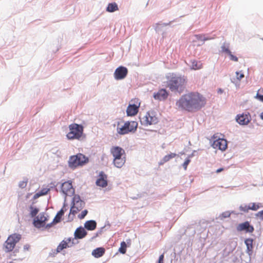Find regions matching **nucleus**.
Segmentation results:
<instances>
[{
	"label": "nucleus",
	"mask_w": 263,
	"mask_h": 263,
	"mask_svg": "<svg viewBox=\"0 0 263 263\" xmlns=\"http://www.w3.org/2000/svg\"><path fill=\"white\" fill-rule=\"evenodd\" d=\"M236 74L237 75V79L238 80L240 81L242 78L244 77V74L243 73H241L240 75H239V72L238 71H236Z\"/></svg>",
	"instance_id": "nucleus-49"
},
{
	"label": "nucleus",
	"mask_w": 263,
	"mask_h": 263,
	"mask_svg": "<svg viewBox=\"0 0 263 263\" xmlns=\"http://www.w3.org/2000/svg\"><path fill=\"white\" fill-rule=\"evenodd\" d=\"M50 191V189L44 188L40 191L39 192L41 194V196H44L46 195L48 192Z\"/></svg>",
	"instance_id": "nucleus-44"
},
{
	"label": "nucleus",
	"mask_w": 263,
	"mask_h": 263,
	"mask_svg": "<svg viewBox=\"0 0 263 263\" xmlns=\"http://www.w3.org/2000/svg\"><path fill=\"white\" fill-rule=\"evenodd\" d=\"M168 96V92L165 89H161L157 92H155L153 94V97L155 100L159 101L165 100Z\"/></svg>",
	"instance_id": "nucleus-14"
},
{
	"label": "nucleus",
	"mask_w": 263,
	"mask_h": 263,
	"mask_svg": "<svg viewBox=\"0 0 263 263\" xmlns=\"http://www.w3.org/2000/svg\"><path fill=\"white\" fill-rule=\"evenodd\" d=\"M162 37L163 38L164 37V32L162 33Z\"/></svg>",
	"instance_id": "nucleus-64"
},
{
	"label": "nucleus",
	"mask_w": 263,
	"mask_h": 263,
	"mask_svg": "<svg viewBox=\"0 0 263 263\" xmlns=\"http://www.w3.org/2000/svg\"><path fill=\"white\" fill-rule=\"evenodd\" d=\"M172 22H170L168 23H157L155 26V30L156 32L159 33L162 31V28L164 26L170 25Z\"/></svg>",
	"instance_id": "nucleus-28"
},
{
	"label": "nucleus",
	"mask_w": 263,
	"mask_h": 263,
	"mask_svg": "<svg viewBox=\"0 0 263 263\" xmlns=\"http://www.w3.org/2000/svg\"><path fill=\"white\" fill-rule=\"evenodd\" d=\"M253 239L251 238H246L245 240V244L247 247L246 253L249 255L251 256L253 254Z\"/></svg>",
	"instance_id": "nucleus-18"
},
{
	"label": "nucleus",
	"mask_w": 263,
	"mask_h": 263,
	"mask_svg": "<svg viewBox=\"0 0 263 263\" xmlns=\"http://www.w3.org/2000/svg\"><path fill=\"white\" fill-rule=\"evenodd\" d=\"M73 239V242H74V240H76V239H74V238H71L70 237L69 238H68L67 239H64L65 241H66V242H67V245H71L72 244V240Z\"/></svg>",
	"instance_id": "nucleus-50"
},
{
	"label": "nucleus",
	"mask_w": 263,
	"mask_h": 263,
	"mask_svg": "<svg viewBox=\"0 0 263 263\" xmlns=\"http://www.w3.org/2000/svg\"><path fill=\"white\" fill-rule=\"evenodd\" d=\"M83 208V205H78V206H76V205L74 206L71 205L69 214V218H70V214L74 215L78 213V212L81 211Z\"/></svg>",
	"instance_id": "nucleus-30"
},
{
	"label": "nucleus",
	"mask_w": 263,
	"mask_h": 263,
	"mask_svg": "<svg viewBox=\"0 0 263 263\" xmlns=\"http://www.w3.org/2000/svg\"><path fill=\"white\" fill-rule=\"evenodd\" d=\"M258 99L263 102V96L261 95H258Z\"/></svg>",
	"instance_id": "nucleus-58"
},
{
	"label": "nucleus",
	"mask_w": 263,
	"mask_h": 263,
	"mask_svg": "<svg viewBox=\"0 0 263 263\" xmlns=\"http://www.w3.org/2000/svg\"><path fill=\"white\" fill-rule=\"evenodd\" d=\"M139 110V106L135 104H129L126 109L127 116H134L136 115Z\"/></svg>",
	"instance_id": "nucleus-16"
},
{
	"label": "nucleus",
	"mask_w": 263,
	"mask_h": 263,
	"mask_svg": "<svg viewBox=\"0 0 263 263\" xmlns=\"http://www.w3.org/2000/svg\"><path fill=\"white\" fill-rule=\"evenodd\" d=\"M52 253H50L49 255L51 256H54L55 254L57 253H55L56 252V250H54V251H52Z\"/></svg>",
	"instance_id": "nucleus-57"
},
{
	"label": "nucleus",
	"mask_w": 263,
	"mask_h": 263,
	"mask_svg": "<svg viewBox=\"0 0 263 263\" xmlns=\"http://www.w3.org/2000/svg\"><path fill=\"white\" fill-rule=\"evenodd\" d=\"M70 132L67 134V138L69 140L79 139L83 132V126L76 123L71 124L69 126Z\"/></svg>",
	"instance_id": "nucleus-5"
},
{
	"label": "nucleus",
	"mask_w": 263,
	"mask_h": 263,
	"mask_svg": "<svg viewBox=\"0 0 263 263\" xmlns=\"http://www.w3.org/2000/svg\"><path fill=\"white\" fill-rule=\"evenodd\" d=\"M40 196H42L41 195L40 193L38 192L37 193H35L34 195L33 198L34 199H36L38 198L39 197H40Z\"/></svg>",
	"instance_id": "nucleus-53"
},
{
	"label": "nucleus",
	"mask_w": 263,
	"mask_h": 263,
	"mask_svg": "<svg viewBox=\"0 0 263 263\" xmlns=\"http://www.w3.org/2000/svg\"><path fill=\"white\" fill-rule=\"evenodd\" d=\"M113 162L116 167L121 168L125 162V157H123V158H118V159H114Z\"/></svg>",
	"instance_id": "nucleus-26"
},
{
	"label": "nucleus",
	"mask_w": 263,
	"mask_h": 263,
	"mask_svg": "<svg viewBox=\"0 0 263 263\" xmlns=\"http://www.w3.org/2000/svg\"><path fill=\"white\" fill-rule=\"evenodd\" d=\"M228 55L229 56L230 60H231L232 61H234V62L238 61V58L237 57H236L235 55H233L232 54V52H231V53H229Z\"/></svg>",
	"instance_id": "nucleus-46"
},
{
	"label": "nucleus",
	"mask_w": 263,
	"mask_h": 263,
	"mask_svg": "<svg viewBox=\"0 0 263 263\" xmlns=\"http://www.w3.org/2000/svg\"><path fill=\"white\" fill-rule=\"evenodd\" d=\"M88 162V158L83 154L79 153L69 157L68 166L71 169H75L77 166H83Z\"/></svg>",
	"instance_id": "nucleus-3"
},
{
	"label": "nucleus",
	"mask_w": 263,
	"mask_h": 263,
	"mask_svg": "<svg viewBox=\"0 0 263 263\" xmlns=\"http://www.w3.org/2000/svg\"><path fill=\"white\" fill-rule=\"evenodd\" d=\"M39 215H40V217H42L43 221L44 223L45 224L46 222L48 220V216H45L44 212L40 213Z\"/></svg>",
	"instance_id": "nucleus-40"
},
{
	"label": "nucleus",
	"mask_w": 263,
	"mask_h": 263,
	"mask_svg": "<svg viewBox=\"0 0 263 263\" xmlns=\"http://www.w3.org/2000/svg\"><path fill=\"white\" fill-rule=\"evenodd\" d=\"M196 39L199 41L203 42L204 35L203 34H196L195 35Z\"/></svg>",
	"instance_id": "nucleus-47"
},
{
	"label": "nucleus",
	"mask_w": 263,
	"mask_h": 263,
	"mask_svg": "<svg viewBox=\"0 0 263 263\" xmlns=\"http://www.w3.org/2000/svg\"><path fill=\"white\" fill-rule=\"evenodd\" d=\"M21 235L14 233L10 235L4 243V251L8 253L12 251L14 248L16 244L21 239Z\"/></svg>",
	"instance_id": "nucleus-4"
},
{
	"label": "nucleus",
	"mask_w": 263,
	"mask_h": 263,
	"mask_svg": "<svg viewBox=\"0 0 263 263\" xmlns=\"http://www.w3.org/2000/svg\"><path fill=\"white\" fill-rule=\"evenodd\" d=\"M87 234V231L84 228L80 227L78 228L74 233V239H82L84 238Z\"/></svg>",
	"instance_id": "nucleus-15"
},
{
	"label": "nucleus",
	"mask_w": 263,
	"mask_h": 263,
	"mask_svg": "<svg viewBox=\"0 0 263 263\" xmlns=\"http://www.w3.org/2000/svg\"><path fill=\"white\" fill-rule=\"evenodd\" d=\"M221 52L226 53L228 54L231 53L230 50V43L227 42H224L222 45L221 46Z\"/></svg>",
	"instance_id": "nucleus-29"
},
{
	"label": "nucleus",
	"mask_w": 263,
	"mask_h": 263,
	"mask_svg": "<svg viewBox=\"0 0 263 263\" xmlns=\"http://www.w3.org/2000/svg\"><path fill=\"white\" fill-rule=\"evenodd\" d=\"M213 39H214V37H213L205 36V35H204L203 42L208 41V40H212Z\"/></svg>",
	"instance_id": "nucleus-55"
},
{
	"label": "nucleus",
	"mask_w": 263,
	"mask_h": 263,
	"mask_svg": "<svg viewBox=\"0 0 263 263\" xmlns=\"http://www.w3.org/2000/svg\"><path fill=\"white\" fill-rule=\"evenodd\" d=\"M27 183V180L21 181L18 183V186L21 189H24L26 186Z\"/></svg>",
	"instance_id": "nucleus-41"
},
{
	"label": "nucleus",
	"mask_w": 263,
	"mask_h": 263,
	"mask_svg": "<svg viewBox=\"0 0 263 263\" xmlns=\"http://www.w3.org/2000/svg\"><path fill=\"white\" fill-rule=\"evenodd\" d=\"M65 206V203H64L63 207L57 213L55 217L54 218V221L57 223L60 222L61 221L62 217L64 215L65 211L66 209H64V207Z\"/></svg>",
	"instance_id": "nucleus-25"
},
{
	"label": "nucleus",
	"mask_w": 263,
	"mask_h": 263,
	"mask_svg": "<svg viewBox=\"0 0 263 263\" xmlns=\"http://www.w3.org/2000/svg\"><path fill=\"white\" fill-rule=\"evenodd\" d=\"M29 215L32 218H35L39 212V209L33 205V203L29 206Z\"/></svg>",
	"instance_id": "nucleus-24"
},
{
	"label": "nucleus",
	"mask_w": 263,
	"mask_h": 263,
	"mask_svg": "<svg viewBox=\"0 0 263 263\" xmlns=\"http://www.w3.org/2000/svg\"><path fill=\"white\" fill-rule=\"evenodd\" d=\"M167 86L172 92L179 94L185 88V79L184 77L174 73H169L166 77Z\"/></svg>",
	"instance_id": "nucleus-2"
},
{
	"label": "nucleus",
	"mask_w": 263,
	"mask_h": 263,
	"mask_svg": "<svg viewBox=\"0 0 263 263\" xmlns=\"http://www.w3.org/2000/svg\"><path fill=\"white\" fill-rule=\"evenodd\" d=\"M258 95H261V96H263V89H259L258 90V91L256 93V97H255V98L257 99H258V97H257Z\"/></svg>",
	"instance_id": "nucleus-51"
},
{
	"label": "nucleus",
	"mask_w": 263,
	"mask_h": 263,
	"mask_svg": "<svg viewBox=\"0 0 263 263\" xmlns=\"http://www.w3.org/2000/svg\"><path fill=\"white\" fill-rule=\"evenodd\" d=\"M97 227V222L94 220H87L84 223V228L88 231H93Z\"/></svg>",
	"instance_id": "nucleus-21"
},
{
	"label": "nucleus",
	"mask_w": 263,
	"mask_h": 263,
	"mask_svg": "<svg viewBox=\"0 0 263 263\" xmlns=\"http://www.w3.org/2000/svg\"><path fill=\"white\" fill-rule=\"evenodd\" d=\"M239 209L240 211L247 213L249 210H250V205H247L246 204L241 205Z\"/></svg>",
	"instance_id": "nucleus-36"
},
{
	"label": "nucleus",
	"mask_w": 263,
	"mask_h": 263,
	"mask_svg": "<svg viewBox=\"0 0 263 263\" xmlns=\"http://www.w3.org/2000/svg\"><path fill=\"white\" fill-rule=\"evenodd\" d=\"M212 146L214 148L224 151L227 148V141L223 138H218L213 141Z\"/></svg>",
	"instance_id": "nucleus-11"
},
{
	"label": "nucleus",
	"mask_w": 263,
	"mask_h": 263,
	"mask_svg": "<svg viewBox=\"0 0 263 263\" xmlns=\"http://www.w3.org/2000/svg\"><path fill=\"white\" fill-rule=\"evenodd\" d=\"M29 247H30L29 245L28 244H26L24 246V250H28Z\"/></svg>",
	"instance_id": "nucleus-56"
},
{
	"label": "nucleus",
	"mask_w": 263,
	"mask_h": 263,
	"mask_svg": "<svg viewBox=\"0 0 263 263\" xmlns=\"http://www.w3.org/2000/svg\"><path fill=\"white\" fill-rule=\"evenodd\" d=\"M142 124L145 125L156 124L158 122V119L156 116V112L154 111H147L142 119L140 118Z\"/></svg>",
	"instance_id": "nucleus-7"
},
{
	"label": "nucleus",
	"mask_w": 263,
	"mask_h": 263,
	"mask_svg": "<svg viewBox=\"0 0 263 263\" xmlns=\"http://www.w3.org/2000/svg\"><path fill=\"white\" fill-rule=\"evenodd\" d=\"M97 236H97V233H96V235L92 237V239H93L94 238H96Z\"/></svg>",
	"instance_id": "nucleus-61"
},
{
	"label": "nucleus",
	"mask_w": 263,
	"mask_h": 263,
	"mask_svg": "<svg viewBox=\"0 0 263 263\" xmlns=\"http://www.w3.org/2000/svg\"><path fill=\"white\" fill-rule=\"evenodd\" d=\"M231 213L229 211H226L221 213L219 216V218L221 220L223 219L224 218H228L230 216Z\"/></svg>",
	"instance_id": "nucleus-37"
},
{
	"label": "nucleus",
	"mask_w": 263,
	"mask_h": 263,
	"mask_svg": "<svg viewBox=\"0 0 263 263\" xmlns=\"http://www.w3.org/2000/svg\"><path fill=\"white\" fill-rule=\"evenodd\" d=\"M118 10V5L115 2L109 3L106 8V11L109 12H114Z\"/></svg>",
	"instance_id": "nucleus-27"
},
{
	"label": "nucleus",
	"mask_w": 263,
	"mask_h": 263,
	"mask_svg": "<svg viewBox=\"0 0 263 263\" xmlns=\"http://www.w3.org/2000/svg\"><path fill=\"white\" fill-rule=\"evenodd\" d=\"M236 120L238 124L242 125H247L250 122L248 115L244 114L237 115L236 118Z\"/></svg>",
	"instance_id": "nucleus-17"
},
{
	"label": "nucleus",
	"mask_w": 263,
	"mask_h": 263,
	"mask_svg": "<svg viewBox=\"0 0 263 263\" xmlns=\"http://www.w3.org/2000/svg\"><path fill=\"white\" fill-rule=\"evenodd\" d=\"M202 64L200 62L195 60L191 61V67L192 69L194 70L199 69L201 68Z\"/></svg>",
	"instance_id": "nucleus-32"
},
{
	"label": "nucleus",
	"mask_w": 263,
	"mask_h": 263,
	"mask_svg": "<svg viewBox=\"0 0 263 263\" xmlns=\"http://www.w3.org/2000/svg\"><path fill=\"white\" fill-rule=\"evenodd\" d=\"M196 233L195 229L192 226L187 227L185 231V233L189 236H194Z\"/></svg>",
	"instance_id": "nucleus-33"
},
{
	"label": "nucleus",
	"mask_w": 263,
	"mask_h": 263,
	"mask_svg": "<svg viewBox=\"0 0 263 263\" xmlns=\"http://www.w3.org/2000/svg\"><path fill=\"white\" fill-rule=\"evenodd\" d=\"M196 153H197V151H193V152L192 153V154L189 155L187 157L189 158V159H190L191 158H192L193 156H194L195 155Z\"/></svg>",
	"instance_id": "nucleus-54"
},
{
	"label": "nucleus",
	"mask_w": 263,
	"mask_h": 263,
	"mask_svg": "<svg viewBox=\"0 0 263 263\" xmlns=\"http://www.w3.org/2000/svg\"><path fill=\"white\" fill-rule=\"evenodd\" d=\"M223 168H218V169H217V170H216V173H219L221 172L222 171H223Z\"/></svg>",
	"instance_id": "nucleus-59"
},
{
	"label": "nucleus",
	"mask_w": 263,
	"mask_h": 263,
	"mask_svg": "<svg viewBox=\"0 0 263 263\" xmlns=\"http://www.w3.org/2000/svg\"><path fill=\"white\" fill-rule=\"evenodd\" d=\"M78 242H73V239L72 240V244L71 245H67L66 241L65 240H62L58 246L57 249H56V252L55 253H58L61 251H62L64 249L70 247L72 246L73 245L77 243Z\"/></svg>",
	"instance_id": "nucleus-20"
},
{
	"label": "nucleus",
	"mask_w": 263,
	"mask_h": 263,
	"mask_svg": "<svg viewBox=\"0 0 263 263\" xmlns=\"http://www.w3.org/2000/svg\"><path fill=\"white\" fill-rule=\"evenodd\" d=\"M138 123L136 121H127L121 127L117 128L118 133L120 135H125L128 133H134L136 131Z\"/></svg>",
	"instance_id": "nucleus-6"
},
{
	"label": "nucleus",
	"mask_w": 263,
	"mask_h": 263,
	"mask_svg": "<svg viewBox=\"0 0 263 263\" xmlns=\"http://www.w3.org/2000/svg\"><path fill=\"white\" fill-rule=\"evenodd\" d=\"M204 98L198 92H190L182 95L176 102V106L180 110L193 112L198 110L204 106Z\"/></svg>",
	"instance_id": "nucleus-1"
},
{
	"label": "nucleus",
	"mask_w": 263,
	"mask_h": 263,
	"mask_svg": "<svg viewBox=\"0 0 263 263\" xmlns=\"http://www.w3.org/2000/svg\"><path fill=\"white\" fill-rule=\"evenodd\" d=\"M164 258V254L160 255L159 257V259H158L157 263H164L163 262Z\"/></svg>",
	"instance_id": "nucleus-48"
},
{
	"label": "nucleus",
	"mask_w": 263,
	"mask_h": 263,
	"mask_svg": "<svg viewBox=\"0 0 263 263\" xmlns=\"http://www.w3.org/2000/svg\"><path fill=\"white\" fill-rule=\"evenodd\" d=\"M106 226H108V227H110V224L109 223V222H107V224H105V225L103 227H102L97 232V236H99L101 235L102 232H103L104 229Z\"/></svg>",
	"instance_id": "nucleus-38"
},
{
	"label": "nucleus",
	"mask_w": 263,
	"mask_h": 263,
	"mask_svg": "<svg viewBox=\"0 0 263 263\" xmlns=\"http://www.w3.org/2000/svg\"><path fill=\"white\" fill-rule=\"evenodd\" d=\"M56 186H57V184H55V182H51L50 184V188L49 189H50L54 188V189H55L56 191H58V189L55 187Z\"/></svg>",
	"instance_id": "nucleus-52"
},
{
	"label": "nucleus",
	"mask_w": 263,
	"mask_h": 263,
	"mask_svg": "<svg viewBox=\"0 0 263 263\" xmlns=\"http://www.w3.org/2000/svg\"><path fill=\"white\" fill-rule=\"evenodd\" d=\"M32 224L34 227L37 229H41L44 228L45 224L44 223L42 217L38 215L34 218H33Z\"/></svg>",
	"instance_id": "nucleus-19"
},
{
	"label": "nucleus",
	"mask_w": 263,
	"mask_h": 263,
	"mask_svg": "<svg viewBox=\"0 0 263 263\" xmlns=\"http://www.w3.org/2000/svg\"><path fill=\"white\" fill-rule=\"evenodd\" d=\"M128 69L126 67L120 66L117 68L114 72V78L116 80L124 79L127 75Z\"/></svg>",
	"instance_id": "nucleus-9"
},
{
	"label": "nucleus",
	"mask_w": 263,
	"mask_h": 263,
	"mask_svg": "<svg viewBox=\"0 0 263 263\" xmlns=\"http://www.w3.org/2000/svg\"><path fill=\"white\" fill-rule=\"evenodd\" d=\"M61 192L65 195V199L67 196H72L74 194V189L72 187L71 181H66L61 185Z\"/></svg>",
	"instance_id": "nucleus-8"
},
{
	"label": "nucleus",
	"mask_w": 263,
	"mask_h": 263,
	"mask_svg": "<svg viewBox=\"0 0 263 263\" xmlns=\"http://www.w3.org/2000/svg\"><path fill=\"white\" fill-rule=\"evenodd\" d=\"M176 156L175 153H171L168 155H165L160 162V164H163V163L168 161L171 159L174 158Z\"/></svg>",
	"instance_id": "nucleus-31"
},
{
	"label": "nucleus",
	"mask_w": 263,
	"mask_h": 263,
	"mask_svg": "<svg viewBox=\"0 0 263 263\" xmlns=\"http://www.w3.org/2000/svg\"><path fill=\"white\" fill-rule=\"evenodd\" d=\"M105 252V250L104 248L99 247L94 249L91 254L95 257L99 258L104 255Z\"/></svg>",
	"instance_id": "nucleus-22"
},
{
	"label": "nucleus",
	"mask_w": 263,
	"mask_h": 263,
	"mask_svg": "<svg viewBox=\"0 0 263 263\" xmlns=\"http://www.w3.org/2000/svg\"><path fill=\"white\" fill-rule=\"evenodd\" d=\"M260 118H261V119H262L263 120V112H262L260 115Z\"/></svg>",
	"instance_id": "nucleus-60"
},
{
	"label": "nucleus",
	"mask_w": 263,
	"mask_h": 263,
	"mask_svg": "<svg viewBox=\"0 0 263 263\" xmlns=\"http://www.w3.org/2000/svg\"><path fill=\"white\" fill-rule=\"evenodd\" d=\"M58 223L56 221H54V219H53L52 221L49 223H48L47 224H45V226L44 227L45 229H49L50 228H51L54 224H55Z\"/></svg>",
	"instance_id": "nucleus-43"
},
{
	"label": "nucleus",
	"mask_w": 263,
	"mask_h": 263,
	"mask_svg": "<svg viewBox=\"0 0 263 263\" xmlns=\"http://www.w3.org/2000/svg\"><path fill=\"white\" fill-rule=\"evenodd\" d=\"M204 44V42H203L202 43H200V44L199 45V46H201L202 45H203Z\"/></svg>",
	"instance_id": "nucleus-63"
},
{
	"label": "nucleus",
	"mask_w": 263,
	"mask_h": 263,
	"mask_svg": "<svg viewBox=\"0 0 263 263\" xmlns=\"http://www.w3.org/2000/svg\"><path fill=\"white\" fill-rule=\"evenodd\" d=\"M236 229L238 231H245L246 233H252L254 231V227L248 221L239 223Z\"/></svg>",
	"instance_id": "nucleus-10"
},
{
	"label": "nucleus",
	"mask_w": 263,
	"mask_h": 263,
	"mask_svg": "<svg viewBox=\"0 0 263 263\" xmlns=\"http://www.w3.org/2000/svg\"><path fill=\"white\" fill-rule=\"evenodd\" d=\"M260 203H250L249 205H250V210L256 211L260 208Z\"/></svg>",
	"instance_id": "nucleus-35"
},
{
	"label": "nucleus",
	"mask_w": 263,
	"mask_h": 263,
	"mask_svg": "<svg viewBox=\"0 0 263 263\" xmlns=\"http://www.w3.org/2000/svg\"><path fill=\"white\" fill-rule=\"evenodd\" d=\"M88 213V211L87 210H84L83 211L81 214L78 215V218L80 219H83L85 218V217L87 215Z\"/></svg>",
	"instance_id": "nucleus-39"
},
{
	"label": "nucleus",
	"mask_w": 263,
	"mask_h": 263,
	"mask_svg": "<svg viewBox=\"0 0 263 263\" xmlns=\"http://www.w3.org/2000/svg\"><path fill=\"white\" fill-rule=\"evenodd\" d=\"M96 184L97 186L102 187H105L107 186V176L103 172H100L99 178L96 180Z\"/></svg>",
	"instance_id": "nucleus-13"
},
{
	"label": "nucleus",
	"mask_w": 263,
	"mask_h": 263,
	"mask_svg": "<svg viewBox=\"0 0 263 263\" xmlns=\"http://www.w3.org/2000/svg\"><path fill=\"white\" fill-rule=\"evenodd\" d=\"M127 248V244L125 241L121 242L120 247L119 249V251L120 253L124 254L126 253Z\"/></svg>",
	"instance_id": "nucleus-34"
},
{
	"label": "nucleus",
	"mask_w": 263,
	"mask_h": 263,
	"mask_svg": "<svg viewBox=\"0 0 263 263\" xmlns=\"http://www.w3.org/2000/svg\"><path fill=\"white\" fill-rule=\"evenodd\" d=\"M73 197L71 202V205L75 206L76 204H78L80 203V205H83V208L84 207L85 203L84 201L81 200L80 196L79 195H73Z\"/></svg>",
	"instance_id": "nucleus-23"
},
{
	"label": "nucleus",
	"mask_w": 263,
	"mask_h": 263,
	"mask_svg": "<svg viewBox=\"0 0 263 263\" xmlns=\"http://www.w3.org/2000/svg\"><path fill=\"white\" fill-rule=\"evenodd\" d=\"M97 236H97V233H96V235L92 237V239H93L94 238H96Z\"/></svg>",
	"instance_id": "nucleus-62"
},
{
	"label": "nucleus",
	"mask_w": 263,
	"mask_h": 263,
	"mask_svg": "<svg viewBox=\"0 0 263 263\" xmlns=\"http://www.w3.org/2000/svg\"><path fill=\"white\" fill-rule=\"evenodd\" d=\"M110 153L112 155L114 159H116L122 158L123 155H125L124 149L118 146H112L110 149Z\"/></svg>",
	"instance_id": "nucleus-12"
},
{
	"label": "nucleus",
	"mask_w": 263,
	"mask_h": 263,
	"mask_svg": "<svg viewBox=\"0 0 263 263\" xmlns=\"http://www.w3.org/2000/svg\"><path fill=\"white\" fill-rule=\"evenodd\" d=\"M191 160L189 159V158L187 157L184 162V163L182 164V166L184 168L185 170H186L187 166L189 165V164L190 163Z\"/></svg>",
	"instance_id": "nucleus-42"
},
{
	"label": "nucleus",
	"mask_w": 263,
	"mask_h": 263,
	"mask_svg": "<svg viewBox=\"0 0 263 263\" xmlns=\"http://www.w3.org/2000/svg\"><path fill=\"white\" fill-rule=\"evenodd\" d=\"M255 216L263 221V210L255 214Z\"/></svg>",
	"instance_id": "nucleus-45"
}]
</instances>
